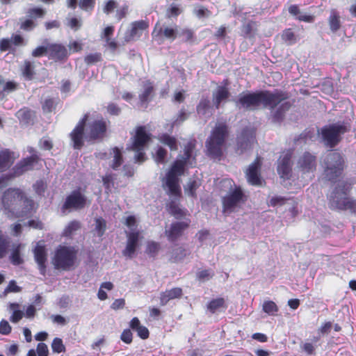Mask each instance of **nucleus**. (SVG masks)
Instances as JSON below:
<instances>
[{
	"instance_id": "nucleus-63",
	"label": "nucleus",
	"mask_w": 356,
	"mask_h": 356,
	"mask_svg": "<svg viewBox=\"0 0 356 356\" xmlns=\"http://www.w3.org/2000/svg\"><path fill=\"white\" fill-rule=\"evenodd\" d=\"M282 39L286 42H292L295 39V35L290 29L286 30L282 34Z\"/></svg>"
},
{
	"instance_id": "nucleus-2",
	"label": "nucleus",
	"mask_w": 356,
	"mask_h": 356,
	"mask_svg": "<svg viewBox=\"0 0 356 356\" xmlns=\"http://www.w3.org/2000/svg\"><path fill=\"white\" fill-rule=\"evenodd\" d=\"M195 147V140L188 141L184 147V154L181 155L180 159L174 162L165 177L162 179V186L168 195L173 196L180 195L179 177L184 174V166L186 164L189 163L193 165L190 159L193 156Z\"/></svg>"
},
{
	"instance_id": "nucleus-28",
	"label": "nucleus",
	"mask_w": 356,
	"mask_h": 356,
	"mask_svg": "<svg viewBox=\"0 0 356 356\" xmlns=\"http://www.w3.org/2000/svg\"><path fill=\"white\" fill-rule=\"evenodd\" d=\"M13 152L8 149L0 151V172L6 171L13 165Z\"/></svg>"
},
{
	"instance_id": "nucleus-30",
	"label": "nucleus",
	"mask_w": 356,
	"mask_h": 356,
	"mask_svg": "<svg viewBox=\"0 0 356 356\" xmlns=\"http://www.w3.org/2000/svg\"><path fill=\"white\" fill-rule=\"evenodd\" d=\"M229 96V92L226 87L218 86L216 92L213 93V102L216 108H218L220 104L225 101Z\"/></svg>"
},
{
	"instance_id": "nucleus-11",
	"label": "nucleus",
	"mask_w": 356,
	"mask_h": 356,
	"mask_svg": "<svg viewBox=\"0 0 356 356\" xmlns=\"http://www.w3.org/2000/svg\"><path fill=\"white\" fill-rule=\"evenodd\" d=\"M293 149H287L282 152L277 160V171L282 179H289L292 175Z\"/></svg>"
},
{
	"instance_id": "nucleus-38",
	"label": "nucleus",
	"mask_w": 356,
	"mask_h": 356,
	"mask_svg": "<svg viewBox=\"0 0 356 356\" xmlns=\"http://www.w3.org/2000/svg\"><path fill=\"white\" fill-rule=\"evenodd\" d=\"M81 228V223L78 220H72L68 223L63 230V236L72 237L74 233Z\"/></svg>"
},
{
	"instance_id": "nucleus-62",
	"label": "nucleus",
	"mask_w": 356,
	"mask_h": 356,
	"mask_svg": "<svg viewBox=\"0 0 356 356\" xmlns=\"http://www.w3.org/2000/svg\"><path fill=\"white\" fill-rule=\"evenodd\" d=\"M11 40L8 38H3L0 40V50L1 51H6L11 48Z\"/></svg>"
},
{
	"instance_id": "nucleus-18",
	"label": "nucleus",
	"mask_w": 356,
	"mask_h": 356,
	"mask_svg": "<svg viewBox=\"0 0 356 356\" xmlns=\"http://www.w3.org/2000/svg\"><path fill=\"white\" fill-rule=\"evenodd\" d=\"M87 130L90 140L102 139L106 132V122L103 119L95 120L88 124Z\"/></svg>"
},
{
	"instance_id": "nucleus-6",
	"label": "nucleus",
	"mask_w": 356,
	"mask_h": 356,
	"mask_svg": "<svg viewBox=\"0 0 356 356\" xmlns=\"http://www.w3.org/2000/svg\"><path fill=\"white\" fill-rule=\"evenodd\" d=\"M78 248L74 246L59 245L53 259L55 268L68 271L74 268L77 259Z\"/></svg>"
},
{
	"instance_id": "nucleus-29",
	"label": "nucleus",
	"mask_w": 356,
	"mask_h": 356,
	"mask_svg": "<svg viewBox=\"0 0 356 356\" xmlns=\"http://www.w3.org/2000/svg\"><path fill=\"white\" fill-rule=\"evenodd\" d=\"M35 259L40 266V273L44 275V241H40L34 249Z\"/></svg>"
},
{
	"instance_id": "nucleus-39",
	"label": "nucleus",
	"mask_w": 356,
	"mask_h": 356,
	"mask_svg": "<svg viewBox=\"0 0 356 356\" xmlns=\"http://www.w3.org/2000/svg\"><path fill=\"white\" fill-rule=\"evenodd\" d=\"M110 154L113 155V159L111 168L113 170H117L118 167L122 163V156L120 150L118 147H114L111 149Z\"/></svg>"
},
{
	"instance_id": "nucleus-3",
	"label": "nucleus",
	"mask_w": 356,
	"mask_h": 356,
	"mask_svg": "<svg viewBox=\"0 0 356 356\" xmlns=\"http://www.w3.org/2000/svg\"><path fill=\"white\" fill-rule=\"evenodd\" d=\"M2 204L6 210L10 212L17 211L18 218H29L37 207L33 200L28 198L19 188H10L4 191Z\"/></svg>"
},
{
	"instance_id": "nucleus-61",
	"label": "nucleus",
	"mask_w": 356,
	"mask_h": 356,
	"mask_svg": "<svg viewBox=\"0 0 356 356\" xmlns=\"http://www.w3.org/2000/svg\"><path fill=\"white\" fill-rule=\"evenodd\" d=\"M103 184L106 190H111L113 186V178L111 175H106L103 177Z\"/></svg>"
},
{
	"instance_id": "nucleus-33",
	"label": "nucleus",
	"mask_w": 356,
	"mask_h": 356,
	"mask_svg": "<svg viewBox=\"0 0 356 356\" xmlns=\"http://www.w3.org/2000/svg\"><path fill=\"white\" fill-rule=\"evenodd\" d=\"M19 307V305L17 302H12L9 304L8 308L10 310L13 311V314L10 317V321L12 323H18L24 316V312L21 310Z\"/></svg>"
},
{
	"instance_id": "nucleus-15",
	"label": "nucleus",
	"mask_w": 356,
	"mask_h": 356,
	"mask_svg": "<svg viewBox=\"0 0 356 356\" xmlns=\"http://www.w3.org/2000/svg\"><path fill=\"white\" fill-rule=\"evenodd\" d=\"M46 56L54 62H65L69 52L65 46L61 44H46Z\"/></svg>"
},
{
	"instance_id": "nucleus-60",
	"label": "nucleus",
	"mask_w": 356,
	"mask_h": 356,
	"mask_svg": "<svg viewBox=\"0 0 356 356\" xmlns=\"http://www.w3.org/2000/svg\"><path fill=\"white\" fill-rule=\"evenodd\" d=\"M136 332H137L138 336L143 339H146L149 337V330L146 327L143 325H140L139 327H138V329L136 330Z\"/></svg>"
},
{
	"instance_id": "nucleus-1",
	"label": "nucleus",
	"mask_w": 356,
	"mask_h": 356,
	"mask_svg": "<svg viewBox=\"0 0 356 356\" xmlns=\"http://www.w3.org/2000/svg\"><path fill=\"white\" fill-rule=\"evenodd\" d=\"M287 99V94L278 90L247 91L238 95L236 106L239 109L248 111L268 108L270 111L269 119L274 123H280L291 107Z\"/></svg>"
},
{
	"instance_id": "nucleus-26",
	"label": "nucleus",
	"mask_w": 356,
	"mask_h": 356,
	"mask_svg": "<svg viewBox=\"0 0 356 356\" xmlns=\"http://www.w3.org/2000/svg\"><path fill=\"white\" fill-rule=\"evenodd\" d=\"M19 120V124L22 126L33 124L35 117V113L29 108H20L15 114Z\"/></svg>"
},
{
	"instance_id": "nucleus-22",
	"label": "nucleus",
	"mask_w": 356,
	"mask_h": 356,
	"mask_svg": "<svg viewBox=\"0 0 356 356\" xmlns=\"http://www.w3.org/2000/svg\"><path fill=\"white\" fill-rule=\"evenodd\" d=\"M148 27V23L144 20L136 21L131 24V29L126 33L124 40L129 42L139 38L144 30Z\"/></svg>"
},
{
	"instance_id": "nucleus-8",
	"label": "nucleus",
	"mask_w": 356,
	"mask_h": 356,
	"mask_svg": "<svg viewBox=\"0 0 356 356\" xmlns=\"http://www.w3.org/2000/svg\"><path fill=\"white\" fill-rule=\"evenodd\" d=\"M347 123L338 122L323 127L321 130L323 141L330 147H335L341 140V136L348 131Z\"/></svg>"
},
{
	"instance_id": "nucleus-16",
	"label": "nucleus",
	"mask_w": 356,
	"mask_h": 356,
	"mask_svg": "<svg viewBox=\"0 0 356 356\" xmlns=\"http://www.w3.org/2000/svg\"><path fill=\"white\" fill-rule=\"evenodd\" d=\"M88 118V114L87 113L80 120L70 134L73 147L76 149H81L84 145V129Z\"/></svg>"
},
{
	"instance_id": "nucleus-34",
	"label": "nucleus",
	"mask_w": 356,
	"mask_h": 356,
	"mask_svg": "<svg viewBox=\"0 0 356 356\" xmlns=\"http://www.w3.org/2000/svg\"><path fill=\"white\" fill-rule=\"evenodd\" d=\"M153 90V86L149 81H146L143 83V90L139 95V99L141 104L147 103L150 100Z\"/></svg>"
},
{
	"instance_id": "nucleus-52",
	"label": "nucleus",
	"mask_w": 356,
	"mask_h": 356,
	"mask_svg": "<svg viewBox=\"0 0 356 356\" xmlns=\"http://www.w3.org/2000/svg\"><path fill=\"white\" fill-rule=\"evenodd\" d=\"M166 150L163 149V147H159L156 154L155 156V161L157 163H165V159L166 156Z\"/></svg>"
},
{
	"instance_id": "nucleus-25",
	"label": "nucleus",
	"mask_w": 356,
	"mask_h": 356,
	"mask_svg": "<svg viewBox=\"0 0 356 356\" xmlns=\"http://www.w3.org/2000/svg\"><path fill=\"white\" fill-rule=\"evenodd\" d=\"M188 224L185 222H177L172 223L169 229H165V234L170 241H175L182 235L184 230L187 228Z\"/></svg>"
},
{
	"instance_id": "nucleus-59",
	"label": "nucleus",
	"mask_w": 356,
	"mask_h": 356,
	"mask_svg": "<svg viewBox=\"0 0 356 356\" xmlns=\"http://www.w3.org/2000/svg\"><path fill=\"white\" fill-rule=\"evenodd\" d=\"M188 118L187 113L185 112L184 110L181 109L179 112V114L177 117V118L172 122V124L171 127H173L175 125H179L181 122H183L184 120H186Z\"/></svg>"
},
{
	"instance_id": "nucleus-56",
	"label": "nucleus",
	"mask_w": 356,
	"mask_h": 356,
	"mask_svg": "<svg viewBox=\"0 0 356 356\" xmlns=\"http://www.w3.org/2000/svg\"><path fill=\"white\" fill-rule=\"evenodd\" d=\"M193 35V34L191 30L179 27V37H183V40L188 41L192 39Z\"/></svg>"
},
{
	"instance_id": "nucleus-20",
	"label": "nucleus",
	"mask_w": 356,
	"mask_h": 356,
	"mask_svg": "<svg viewBox=\"0 0 356 356\" xmlns=\"http://www.w3.org/2000/svg\"><path fill=\"white\" fill-rule=\"evenodd\" d=\"M26 15L28 19L22 22L20 29L24 31H31L35 26V20L38 18L42 17L44 10L40 8H30L27 10Z\"/></svg>"
},
{
	"instance_id": "nucleus-48",
	"label": "nucleus",
	"mask_w": 356,
	"mask_h": 356,
	"mask_svg": "<svg viewBox=\"0 0 356 356\" xmlns=\"http://www.w3.org/2000/svg\"><path fill=\"white\" fill-rule=\"evenodd\" d=\"M51 348L54 353H60L65 351L63 340L60 338H55L51 343Z\"/></svg>"
},
{
	"instance_id": "nucleus-46",
	"label": "nucleus",
	"mask_w": 356,
	"mask_h": 356,
	"mask_svg": "<svg viewBox=\"0 0 356 356\" xmlns=\"http://www.w3.org/2000/svg\"><path fill=\"white\" fill-rule=\"evenodd\" d=\"M160 249V244L155 241H148L145 250L146 254L151 257H155Z\"/></svg>"
},
{
	"instance_id": "nucleus-7",
	"label": "nucleus",
	"mask_w": 356,
	"mask_h": 356,
	"mask_svg": "<svg viewBox=\"0 0 356 356\" xmlns=\"http://www.w3.org/2000/svg\"><path fill=\"white\" fill-rule=\"evenodd\" d=\"M325 177L334 181L339 177L345 168V161L339 152H330L325 156L323 161Z\"/></svg>"
},
{
	"instance_id": "nucleus-17",
	"label": "nucleus",
	"mask_w": 356,
	"mask_h": 356,
	"mask_svg": "<svg viewBox=\"0 0 356 356\" xmlns=\"http://www.w3.org/2000/svg\"><path fill=\"white\" fill-rule=\"evenodd\" d=\"M38 156L36 154H33L21 160L13 167L12 173L8 176V178L19 177L24 172L33 170L34 165L38 163Z\"/></svg>"
},
{
	"instance_id": "nucleus-51",
	"label": "nucleus",
	"mask_w": 356,
	"mask_h": 356,
	"mask_svg": "<svg viewBox=\"0 0 356 356\" xmlns=\"http://www.w3.org/2000/svg\"><path fill=\"white\" fill-rule=\"evenodd\" d=\"M213 275L211 270H202L197 273V277L199 280L204 282L211 279Z\"/></svg>"
},
{
	"instance_id": "nucleus-24",
	"label": "nucleus",
	"mask_w": 356,
	"mask_h": 356,
	"mask_svg": "<svg viewBox=\"0 0 356 356\" xmlns=\"http://www.w3.org/2000/svg\"><path fill=\"white\" fill-rule=\"evenodd\" d=\"M152 34L155 36L162 35L165 38L173 41L179 37V27L177 26H175V27H161L157 24Z\"/></svg>"
},
{
	"instance_id": "nucleus-50",
	"label": "nucleus",
	"mask_w": 356,
	"mask_h": 356,
	"mask_svg": "<svg viewBox=\"0 0 356 356\" xmlns=\"http://www.w3.org/2000/svg\"><path fill=\"white\" fill-rule=\"evenodd\" d=\"M197 187L198 184L195 180H190L184 187L185 193L188 195L193 197Z\"/></svg>"
},
{
	"instance_id": "nucleus-27",
	"label": "nucleus",
	"mask_w": 356,
	"mask_h": 356,
	"mask_svg": "<svg viewBox=\"0 0 356 356\" xmlns=\"http://www.w3.org/2000/svg\"><path fill=\"white\" fill-rule=\"evenodd\" d=\"M183 294L182 289L179 287L172 288L166 290L160 294V303L161 305H165L170 300L179 298Z\"/></svg>"
},
{
	"instance_id": "nucleus-64",
	"label": "nucleus",
	"mask_w": 356,
	"mask_h": 356,
	"mask_svg": "<svg viewBox=\"0 0 356 356\" xmlns=\"http://www.w3.org/2000/svg\"><path fill=\"white\" fill-rule=\"evenodd\" d=\"M11 42L15 46L24 44V38L20 35H13L10 38Z\"/></svg>"
},
{
	"instance_id": "nucleus-14",
	"label": "nucleus",
	"mask_w": 356,
	"mask_h": 356,
	"mask_svg": "<svg viewBox=\"0 0 356 356\" xmlns=\"http://www.w3.org/2000/svg\"><path fill=\"white\" fill-rule=\"evenodd\" d=\"M254 142V130L250 127H245L237 137V149L240 154H243L250 149Z\"/></svg>"
},
{
	"instance_id": "nucleus-9",
	"label": "nucleus",
	"mask_w": 356,
	"mask_h": 356,
	"mask_svg": "<svg viewBox=\"0 0 356 356\" xmlns=\"http://www.w3.org/2000/svg\"><path fill=\"white\" fill-rule=\"evenodd\" d=\"M149 140L150 135L146 132L145 128L138 127L131 146V149L136 152L134 156L136 162L140 163L145 161V154L143 151Z\"/></svg>"
},
{
	"instance_id": "nucleus-45",
	"label": "nucleus",
	"mask_w": 356,
	"mask_h": 356,
	"mask_svg": "<svg viewBox=\"0 0 356 356\" xmlns=\"http://www.w3.org/2000/svg\"><path fill=\"white\" fill-rule=\"evenodd\" d=\"M9 244L10 241L8 238L0 232V259L6 255Z\"/></svg>"
},
{
	"instance_id": "nucleus-54",
	"label": "nucleus",
	"mask_w": 356,
	"mask_h": 356,
	"mask_svg": "<svg viewBox=\"0 0 356 356\" xmlns=\"http://www.w3.org/2000/svg\"><path fill=\"white\" fill-rule=\"evenodd\" d=\"M12 328L8 322L4 319L0 322V333L3 335H8L11 332Z\"/></svg>"
},
{
	"instance_id": "nucleus-31",
	"label": "nucleus",
	"mask_w": 356,
	"mask_h": 356,
	"mask_svg": "<svg viewBox=\"0 0 356 356\" xmlns=\"http://www.w3.org/2000/svg\"><path fill=\"white\" fill-rule=\"evenodd\" d=\"M189 254V250L184 248L183 247H176L170 252L169 260L174 263L179 262L184 260V259Z\"/></svg>"
},
{
	"instance_id": "nucleus-53",
	"label": "nucleus",
	"mask_w": 356,
	"mask_h": 356,
	"mask_svg": "<svg viewBox=\"0 0 356 356\" xmlns=\"http://www.w3.org/2000/svg\"><path fill=\"white\" fill-rule=\"evenodd\" d=\"M181 13V9L175 4H172L170 8L167 10V16L168 17H176Z\"/></svg>"
},
{
	"instance_id": "nucleus-37",
	"label": "nucleus",
	"mask_w": 356,
	"mask_h": 356,
	"mask_svg": "<svg viewBox=\"0 0 356 356\" xmlns=\"http://www.w3.org/2000/svg\"><path fill=\"white\" fill-rule=\"evenodd\" d=\"M106 229V222L102 218H97L95 220L94 234L101 238Z\"/></svg>"
},
{
	"instance_id": "nucleus-49",
	"label": "nucleus",
	"mask_w": 356,
	"mask_h": 356,
	"mask_svg": "<svg viewBox=\"0 0 356 356\" xmlns=\"http://www.w3.org/2000/svg\"><path fill=\"white\" fill-rule=\"evenodd\" d=\"M102 60V54L100 53H94L87 55L84 61L87 65H93Z\"/></svg>"
},
{
	"instance_id": "nucleus-19",
	"label": "nucleus",
	"mask_w": 356,
	"mask_h": 356,
	"mask_svg": "<svg viewBox=\"0 0 356 356\" xmlns=\"http://www.w3.org/2000/svg\"><path fill=\"white\" fill-rule=\"evenodd\" d=\"M140 232L138 231H132L127 233V245L122 250V254L127 259L134 257L135 252L138 247Z\"/></svg>"
},
{
	"instance_id": "nucleus-57",
	"label": "nucleus",
	"mask_w": 356,
	"mask_h": 356,
	"mask_svg": "<svg viewBox=\"0 0 356 356\" xmlns=\"http://www.w3.org/2000/svg\"><path fill=\"white\" fill-rule=\"evenodd\" d=\"M107 111L113 115H119L121 113V108L115 103H110L107 106Z\"/></svg>"
},
{
	"instance_id": "nucleus-5",
	"label": "nucleus",
	"mask_w": 356,
	"mask_h": 356,
	"mask_svg": "<svg viewBox=\"0 0 356 356\" xmlns=\"http://www.w3.org/2000/svg\"><path fill=\"white\" fill-rule=\"evenodd\" d=\"M227 136V126L225 123H217L210 137L206 142L209 156L213 159L222 154V147Z\"/></svg>"
},
{
	"instance_id": "nucleus-43",
	"label": "nucleus",
	"mask_w": 356,
	"mask_h": 356,
	"mask_svg": "<svg viewBox=\"0 0 356 356\" xmlns=\"http://www.w3.org/2000/svg\"><path fill=\"white\" fill-rule=\"evenodd\" d=\"M160 141L164 145H168L171 150H177L178 148L176 138L168 134L161 136Z\"/></svg>"
},
{
	"instance_id": "nucleus-13",
	"label": "nucleus",
	"mask_w": 356,
	"mask_h": 356,
	"mask_svg": "<svg viewBox=\"0 0 356 356\" xmlns=\"http://www.w3.org/2000/svg\"><path fill=\"white\" fill-rule=\"evenodd\" d=\"M86 204V197L80 191V190H74L69 195L67 196L65 201L62 207V209L79 210L85 207Z\"/></svg>"
},
{
	"instance_id": "nucleus-42",
	"label": "nucleus",
	"mask_w": 356,
	"mask_h": 356,
	"mask_svg": "<svg viewBox=\"0 0 356 356\" xmlns=\"http://www.w3.org/2000/svg\"><path fill=\"white\" fill-rule=\"evenodd\" d=\"M3 89L0 91V96L4 97L10 92H14L17 90L19 84L13 81H8L3 83Z\"/></svg>"
},
{
	"instance_id": "nucleus-21",
	"label": "nucleus",
	"mask_w": 356,
	"mask_h": 356,
	"mask_svg": "<svg viewBox=\"0 0 356 356\" xmlns=\"http://www.w3.org/2000/svg\"><path fill=\"white\" fill-rule=\"evenodd\" d=\"M260 167V158L257 157L256 160L250 165L248 169L246 170V177L248 183L251 185H261V179L259 174Z\"/></svg>"
},
{
	"instance_id": "nucleus-23",
	"label": "nucleus",
	"mask_w": 356,
	"mask_h": 356,
	"mask_svg": "<svg viewBox=\"0 0 356 356\" xmlns=\"http://www.w3.org/2000/svg\"><path fill=\"white\" fill-rule=\"evenodd\" d=\"M41 65V63L35 60H25L20 67L22 75L26 80L31 81L36 75L37 67Z\"/></svg>"
},
{
	"instance_id": "nucleus-32",
	"label": "nucleus",
	"mask_w": 356,
	"mask_h": 356,
	"mask_svg": "<svg viewBox=\"0 0 356 356\" xmlns=\"http://www.w3.org/2000/svg\"><path fill=\"white\" fill-rule=\"evenodd\" d=\"M328 24L332 32H337L341 26L340 16L335 10H332L328 17Z\"/></svg>"
},
{
	"instance_id": "nucleus-47",
	"label": "nucleus",
	"mask_w": 356,
	"mask_h": 356,
	"mask_svg": "<svg viewBox=\"0 0 356 356\" xmlns=\"http://www.w3.org/2000/svg\"><path fill=\"white\" fill-rule=\"evenodd\" d=\"M193 14L198 19H202L209 17L211 15V12L206 8L199 6L194 8Z\"/></svg>"
},
{
	"instance_id": "nucleus-40",
	"label": "nucleus",
	"mask_w": 356,
	"mask_h": 356,
	"mask_svg": "<svg viewBox=\"0 0 356 356\" xmlns=\"http://www.w3.org/2000/svg\"><path fill=\"white\" fill-rule=\"evenodd\" d=\"M21 245L19 244L15 247L10 256V262L15 266H19L24 263V259L20 252Z\"/></svg>"
},
{
	"instance_id": "nucleus-4",
	"label": "nucleus",
	"mask_w": 356,
	"mask_h": 356,
	"mask_svg": "<svg viewBox=\"0 0 356 356\" xmlns=\"http://www.w3.org/2000/svg\"><path fill=\"white\" fill-rule=\"evenodd\" d=\"M355 183V178L339 180L328 196L329 207L333 210H346L350 199L348 193Z\"/></svg>"
},
{
	"instance_id": "nucleus-10",
	"label": "nucleus",
	"mask_w": 356,
	"mask_h": 356,
	"mask_svg": "<svg viewBox=\"0 0 356 356\" xmlns=\"http://www.w3.org/2000/svg\"><path fill=\"white\" fill-rule=\"evenodd\" d=\"M246 201V197L240 187H236L222 198L223 212L229 215L234 212Z\"/></svg>"
},
{
	"instance_id": "nucleus-55",
	"label": "nucleus",
	"mask_w": 356,
	"mask_h": 356,
	"mask_svg": "<svg viewBox=\"0 0 356 356\" xmlns=\"http://www.w3.org/2000/svg\"><path fill=\"white\" fill-rule=\"evenodd\" d=\"M286 198L282 196H274L272 197L270 200L268 205L272 207L282 206L284 204Z\"/></svg>"
},
{
	"instance_id": "nucleus-36",
	"label": "nucleus",
	"mask_w": 356,
	"mask_h": 356,
	"mask_svg": "<svg viewBox=\"0 0 356 356\" xmlns=\"http://www.w3.org/2000/svg\"><path fill=\"white\" fill-rule=\"evenodd\" d=\"M210 108V101L208 99L203 98L197 106V112L200 116L207 117L209 115Z\"/></svg>"
},
{
	"instance_id": "nucleus-58",
	"label": "nucleus",
	"mask_w": 356,
	"mask_h": 356,
	"mask_svg": "<svg viewBox=\"0 0 356 356\" xmlns=\"http://www.w3.org/2000/svg\"><path fill=\"white\" fill-rule=\"evenodd\" d=\"M122 341L126 343H131L132 341V333L129 329L124 330L120 337Z\"/></svg>"
},
{
	"instance_id": "nucleus-41",
	"label": "nucleus",
	"mask_w": 356,
	"mask_h": 356,
	"mask_svg": "<svg viewBox=\"0 0 356 356\" xmlns=\"http://www.w3.org/2000/svg\"><path fill=\"white\" fill-rule=\"evenodd\" d=\"M225 300L222 298L213 299L211 300L207 305V309L211 313H215L218 311L220 308L224 307Z\"/></svg>"
},
{
	"instance_id": "nucleus-12",
	"label": "nucleus",
	"mask_w": 356,
	"mask_h": 356,
	"mask_svg": "<svg viewBox=\"0 0 356 356\" xmlns=\"http://www.w3.org/2000/svg\"><path fill=\"white\" fill-rule=\"evenodd\" d=\"M297 168L299 172L306 175L307 179H311L316 168V158L309 152H305L297 161Z\"/></svg>"
},
{
	"instance_id": "nucleus-44",
	"label": "nucleus",
	"mask_w": 356,
	"mask_h": 356,
	"mask_svg": "<svg viewBox=\"0 0 356 356\" xmlns=\"http://www.w3.org/2000/svg\"><path fill=\"white\" fill-rule=\"evenodd\" d=\"M263 311L270 316H275L278 312V307L273 301L266 300L263 303Z\"/></svg>"
},
{
	"instance_id": "nucleus-35",
	"label": "nucleus",
	"mask_w": 356,
	"mask_h": 356,
	"mask_svg": "<svg viewBox=\"0 0 356 356\" xmlns=\"http://www.w3.org/2000/svg\"><path fill=\"white\" fill-rule=\"evenodd\" d=\"M289 12L291 15L296 17L300 21L309 22L312 20V17L311 15L302 13L296 5L291 6L289 8Z\"/></svg>"
}]
</instances>
